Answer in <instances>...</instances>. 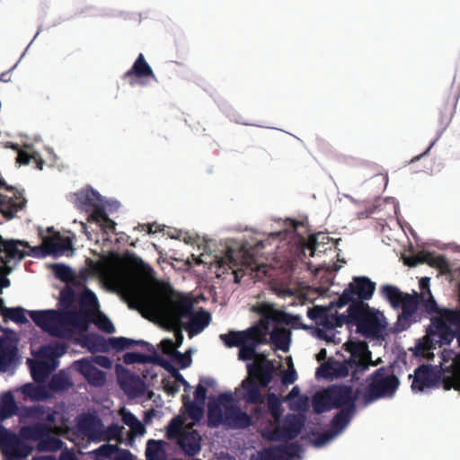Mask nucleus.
Here are the masks:
<instances>
[{"instance_id":"f257e3e1","label":"nucleus","mask_w":460,"mask_h":460,"mask_svg":"<svg viewBox=\"0 0 460 460\" xmlns=\"http://www.w3.org/2000/svg\"><path fill=\"white\" fill-rule=\"evenodd\" d=\"M157 307L161 318L169 328H179L183 326L182 319L191 314L193 300L190 296L168 287L161 292Z\"/></svg>"},{"instance_id":"f03ea898","label":"nucleus","mask_w":460,"mask_h":460,"mask_svg":"<svg viewBox=\"0 0 460 460\" xmlns=\"http://www.w3.org/2000/svg\"><path fill=\"white\" fill-rule=\"evenodd\" d=\"M359 394L360 389L357 388L354 391L351 385H331L314 396V411L321 414L332 409L356 408V402Z\"/></svg>"},{"instance_id":"7ed1b4c3","label":"nucleus","mask_w":460,"mask_h":460,"mask_svg":"<svg viewBox=\"0 0 460 460\" xmlns=\"http://www.w3.org/2000/svg\"><path fill=\"white\" fill-rule=\"evenodd\" d=\"M247 365V376L240 385V398L246 404H264L265 395L261 388H268L272 382L271 367Z\"/></svg>"},{"instance_id":"20e7f679","label":"nucleus","mask_w":460,"mask_h":460,"mask_svg":"<svg viewBox=\"0 0 460 460\" xmlns=\"http://www.w3.org/2000/svg\"><path fill=\"white\" fill-rule=\"evenodd\" d=\"M349 323L357 327L358 332L366 338H379L385 329L382 319L384 315L368 304L349 306L347 309Z\"/></svg>"},{"instance_id":"39448f33","label":"nucleus","mask_w":460,"mask_h":460,"mask_svg":"<svg viewBox=\"0 0 460 460\" xmlns=\"http://www.w3.org/2000/svg\"><path fill=\"white\" fill-rule=\"evenodd\" d=\"M367 386L363 393V402L368 405L381 398L392 397L400 385L399 378L391 367H382L374 371L367 379Z\"/></svg>"},{"instance_id":"423d86ee","label":"nucleus","mask_w":460,"mask_h":460,"mask_svg":"<svg viewBox=\"0 0 460 460\" xmlns=\"http://www.w3.org/2000/svg\"><path fill=\"white\" fill-rule=\"evenodd\" d=\"M375 291L376 283L369 278L365 276L353 277L352 281L343 290L334 305L341 308L347 305L356 306L360 303L367 304L366 301L372 298Z\"/></svg>"},{"instance_id":"0eeeda50","label":"nucleus","mask_w":460,"mask_h":460,"mask_svg":"<svg viewBox=\"0 0 460 460\" xmlns=\"http://www.w3.org/2000/svg\"><path fill=\"white\" fill-rule=\"evenodd\" d=\"M0 451L6 460H25L29 456V425L22 426L18 434L0 430Z\"/></svg>"},{"instance_id":"6e6552de","label":"nucleus","mask_w":460,"mask_h":460,"mask_svg":"<svg viewBox=\"0 0 460 460\" xmlns=\"http://www.w3.org/2000/svg\"><path fill=\"white\" fill-rule=\"evenodd\" d=\"M74 383L69 374L62 369L54 374L47 384L33 385L31 384V401H45L55 397L73 387Z\"/></svg>"},{"instance_id":"1a4fd4ad","label":"nucleus","mask_w":460,"mask_h":460,"mask_svg":"<svg viewBox=\"0 0 460 460\" xmlns=\"http://www.w3.org/2000/svg\"><path fill=\"white\" fill-rule=\"evenodd\" d=\"M451 365L452 363L448 367L443 368L442 373L440 370H438L436 367L429 365H421L418 367L414 371L411 389L423 391L425 388L436 386L439 382H441L444 390L449 391L453 388L460 392V388L456 389L455 386H452L449 389L445 388L444 381L452 375L451 372L447 370Z\"/></svg>"},{"instance_id":"9d476101","label":"nucleus","mask_w":460,"mask_h":460,"mask_svg":"<svg viewBox=\"0 0 460 460\" xmlns=\"http://www.w3.org/2000/svg\"><path fill=\"white\" fill-rule=\"evenodd\" d=\"M31 319L35 324L40 327L49 335L58 338L66 337L68 333V328L65 327L63 311L47 310L31 311Z\"/></svg>"},{"instance_id":"9b49d317","label":"nucleus","mask_w":460,"mask_h":460,"mask_svg":"<svg viewBox=\"0 0 460 460\" xmlns=\"http://www.w3.org/2000/svg\"><path fill=\"white\" fill-rule=\"evenodd\" d=\"M0 332L4 334L0 337V371L7 372L19 362L17 333L0 325Z\"/></svg>"},{"instance_id":"f8f14e48","label":"nucleus","mask_w":460,"mask_h":460,"mask_svg":"<svg viewBox=\"0 0 460 460\" xmlns=\"http://www.w3.org/2000/svg\"><path fill=\"white\" fill-rule=\"evenodd\" d=\"M25 204L26 199L22 194L0 176V213L6 219H12Z\"/></svg>"},{"instance_id":"ddd939ff","label":"nucleus","mask_w":460,"mask_h":460,"mask_svg":"<svg viewBox=\"0 0 460 460\" xmlns=\"http://www.w3.org/2000/svg\"><path fill=\"white\" fill-rule=\"evenodd\" d=\"M19 417V422L22 426L29 425V407H19L15 397L11 391L5 392L0 398V430L3 429L7 432H12L9 429L5 428L3 424L4 420L13 417Z\"/></svg>"},{"instance_id":"4468645a","label":"nucleus","mask_w":460,"mask_h":460,"mask_svg":"<svg viewBox=\"0 0 460 460\" xmlns=\"http://www.w3.org/2000/svg\"><path fill=\"white\" fill-rule=\"evenodd\" d=\"M49 424L31 423V441H38L37 449L40 452H54L62 448L64 442L52 435Z\"/></svg>"},{"instance_id":"2eb2a0df","label":"nucleus","mask_w":460,"mask_h":460,"mask_svg":"<svg viewBox=\"0 0 460 460\" xmlns=\"http://www.w3.org/2000/svg\"><path fill=\"white\" fill-rule=\"evenodd\" d=\"M345 351L350 354L348 363H351L356 373L363 374L369 367L370 355L372 354L366 341H348L343 344Z\"/></svg>"},{"instance_id":"dca6fc26","label":"nucleus","mask_w":460,"mask_h":460,"mask_svg":"<svg viewBox=\"0 0 460 460\" xmlns=\"http://www.w3.org/2000/svg\"><path fill=\"white\" fill-rule=\"evenodd\" d=\"M304 427V420L296 414H288L281 426H278L269 434L271 441H288L296 438Z\"/></svg>"},{"instance_id":"f3484780","label":"nucleus","mask_w":460,"mask_h":460,"mask_svg":"<svg viewBox=\"0 0 460 460\" xmlns=\"http://www.w3.org/2000/svg\"><path fill=\"white\" fill-rule=\"evenodd\" d=\"M75 207L90 214H95L104 208L103 200L100 193L93 189L82 190L75 194Z\"/></svg>"},{"instance_id":"a211bd4d","label":"nucleus","mask_w":460,"mask_h":460,"mask_svg":"<svg viewBox=\"0 0 460 460\" xmlns=\"http://www.w3.org/2000/svg\"><path fill=\"white\" fill-rule=\"evenodd\" d=\"M75 369L95 387H102L106 383V375L98 369L89 358H81L74 363Z\"/></svg>"},{"instance_id":"6ab92c4d","label":"nucleus","mask_w":460,"mask_h":460,"mask_svg":"<svg viewBox=\"0 0 460 460\" xmlns=\"http://www.w3.org/2000/svg\"><path fill=\"white\" fill-rule=\"evenodd\" d=\"M118 383L120 388L129 396L142 395L146 391V384L139 376L123 369L118 374Z\"/></svg>"},{"instance_id":"aec40b11","label":"nucleus","mask_w":460,"mask_h":460,"mask_svg":"<svg viewBox=\"0 0 460 460\" xmlns=\"http://www.w3.org/2000/svg\"><path fill=\"white\" fill-rule=\"evenodd\" d=\"M421 296L417 292L404 294L402 296V303H400L402 313L398 315L397 319V324L402 329H406L411 324L412 317L417 312L419 300Z\"/></svg>"},{"instance_id":"412c9836","label":"nucleus","mask_w":460,"mask_h":460,"mask_svg":"<svg viewBox=\"0 0 460 460\" xmlns=\"http://www.w3.org/2000/svg\"><path fill=\"white\" fill-rule=\"evenodd\" d=\"M268 326H260L254 332L252 339H248L243 345L240 346L238 358L243 361L252 360L256 356V348L261 344L268 343Z\"/></svg>"},{"instance_id":"4be33fe9","label":"nucleus","mask_w":460,"mask_h":460,"mask_svg":"<svg viewBox=\"0 0 460 460\" xmlns=\"http://www.w3.org/2000/svg\"><path fill=\"white\" fill-rule=\"evenodd\" d=\"M81 432L91 441L100 442L103 439V423L97 416L87 414L78 423Z\"/></svg>"},{"instance_id":"5701e85b","label":"nucleus","mask_w":460,"mask_h":460,"mask_svg":"<svg viewBox=\"0 0 460 460\" xmlns=\"http://www.w3.org/2000/svg\"><path fill=\"white\" fill-rule=\"evenodd\" d=\"M43 246L46 254L59 256L66 251L73 250L72 240L69 236H62L59 233H55L51 236L43 239Z\"/></svg>"},{"instance_id":"b1692460","label":"nucleus","mask_w":460,"mask_h":460,"mask_svg":"<svg viewBox=\"0 0 460 460\" xmlns=\"http://www.w3.org/2000/svg\"><path fill=\"white\" fill-rule=\"evenodd\" d=\"M63 314L66 328L74 327L83 332L88 330L92 320L91 312L83 309H73L63 311ZM69 331L70 329H68V332Z\"/></svg>"},{"instance_id":"393cba45","label":"nucleus","mask_w":460,"mask_h":460,"mask_svg":"<svg viewBox=\"0 0 460 460\" xmlns=\"http://www.w3.org/2000/svg\"><path fill=\"white\" fill-rule=\"evenodd\" d=\"M201 437L196 429H187L181 434L177 441L178 446L183 454L188 456H194L201 450Z\"/></svg>"},{"instance_id":"a878e982","label":"nucleus","mask_w":460,"mask_h":460,"mask_svg":"<svg viewBox=\"0 0 460 460\" xmlns=\"http://www.w3.org/2000/svg\"><path fill=\"white\" fill-rule=\"evenodd\" d=\"M187 318L189 322L186 323H183L182 327L188 332L190 338L203 332V330L209 325L211 321L210 314L203 309L196 313L192 311L191 314Z\"/></svg>"},{"instance_id":"bb28decb","label":"nucleus","mask_w":460,"mask_h":460,"mask_svg":"<svg viewBox=\"0 0 460 460\" xmlns=\"http://www.w3.org/2000/svg\"><path fill=\"white\" fill-rule=\"evenodd\" d=\"M58 367V362L43 358L40 361L31 359V376L38 385L45 384L49 375Z\"/></svg>"},{"instance_id":"cd10ccee","label":"nucleus","mask_w":460,"mask_h":460,"mask_svg":"<svg viewBox=\"0 0 460 460\" xmlns=\"http://www.w3.org/2000/svg\"><path fill=\"white\" fill-rule=\"evenodd\" d=\"M260 326H252L244 331H229L226 333L219 335V339L227 348H234L243 345L248 339L254 337V332Z\"/></svg>"},{"instance_id":"c85d7f7f","label":"nucleus","mask_w":460,"mask_h":460,"mask_svg":"<svg viewBox=\"0 0 460 460\" xmlns=\"http://www.w3.org/2000/svg\"><path fill=\"white\" fill-rule=\"evenodd\" d=\"M123 79L127 78H138V79H146L150 78L155 82H157V78L149 66V64L146 61L145 57L142 53L138 55L137 59L135 60L133 66L130 69H128L124 75Z\"/></svg>"},{"instance_id":"c756f323","label":"nucleus","mask_w":460,"mask_h":460,"mask_svg":"<svg viewBox=\"0 0 460 460\" xmlns=\"http://www.w3.org/2000/svg\"><path fill=\"white\" fill-rule=\"evenodd\" d=\"M226 421L232 429H246L252 424V416L239 407H230L226 410Z\"/></svg>"},{"instance_id":"7c9ffc66","label":"nucleus","mask_w":460,"mask_h":460,"mask_svg":"<svg viewBox=\"0 0 460 460\" xmlns=\"http://www.w3.org/2000/svg\"><path fill=\"white\" fill-rule=\"evenodd\" d=\"M419 261H423V263L437 269L440 275H447L452 271L447 258L433 252H423V255Z\"/></svg>"},{"instance_id":"2f4dec72","label":"nucleus","mask_w":460,"mask_h":460,"mask_svg":"<svg viewBox=\"0 0 460 460\" xmlns=\"http://www.w3.org/2000/svg\"><path fill=\"white\" fill-rule=\"evenodd\" d=\"M291 332L286 328L274 327L270 332V342L277 349L287 352L289 349Z\"/></svg>"},{"instance_id":"473e14b6","label":"nucleus","mask_w":460,"mask_h":460,"mask_svg":"<svg viewBox=\"0 0 460 460\" xmlns=\"http://www.w3.org/2000/svg\"><path fill=\"white\" fill-rule=\"evenodd\" d=\"M332 369L333 378H344L351 372V379L356 381L359 379V375L361 374L355 372V367L351 363H348V359L344 361L332 359Z\"/></svg>"},{"instance_id":"72a5a7b5","label":"nucleus","mask_w":460,"mask_h":460,"mask_svg":"<svg viewBox=\"0 0 460 460\" xmlns=\"http://www.w3.org/2000/svg\"><path fill=\"white\" fill-rule=\"evenodd\" d=\"M18 244L23 245L24 247H29L28 242L7 240L3 247L0 246V253L4 252L5 253V257L4 258L8 261H10L11 259L22 260L25 254L18 248Z\"/></svg>"},{"instance_id":"f704fd0d","label":"nucleus","mask_w":460,"mask_h":460,"mask_svg":"<svg viewBox=\"0 0 460 460\" xmlns=\"http://www.w3.org/2000/svg\"><path fill=\"white\" fill-rule=\"evenodd\" d=\"M355 411L356 408H341L332 420V429L337 432L341 431L349 424Z\"/></svg>"},{"instance_id":"c9c22d12","label":"nucleus","mask_w":460,"mask_h":460,"mask_svg":"<svg viewBox=\"0 0 460 460\" xmlns=\"http://www.w3.org/2000/svg\"><path fill=\"white\" fill-rule=\"evenodd\" d=\"M164 442L150 439L146 448V460H165Z\"/></svg>"},{"instance_id":"e433bc0d","label":"nucleus","mask_w":460,"mask_h":460,"mask_svg":"<svg viewBox=\"0 0 460 460\" xmlns=\"http://www.w3.org/2000/svg\"><path fill=\"white\" fill-rule=\"evenodd\" d=\"M146 347L147 348V349L149 351L152 352V354L146 355V354H142L139 352H127L123 356V362L126 365H131V364H135V363H141V364L153 363L155 349L150 343H149V346H146Z\"/></svg>"},{"instance_id":"4c0bfd02","label":"nucleus","mask_w":460,"mask_h":460,"mask_svg":"<svg viewBox=\"0 0 460 460\" xmlns=\"http://www.w3.org/2000/svg\"><path fill=\"white\" fill-rule=\"evenodd\" d=\"M87 220L97 223L106 233L115 231L116 223L108 217L104 208L95 214H89Z\"/></svg>"},{"instance_id":"58836bf2","label":"nucleus","mask_w":460,"mask_h":460,"mask_svg":"<svg viewBox=\"0 0 460 460\" xmlns=\"http://www.w3.org/2000/svg\"><path fill=\"white\" fill-rule=\"evenodd\" d=\"M223 411L220 403L217 401H210L208 404V425L210 428H217L223 422Z\"/></svg>"},{"instance_id":"ea45409f","label":"nucleus","mask_w":460,"mask_h":460,"mask_svg":"<svg viewBox=\"0 0 460 460\" xmlns=\"http://www.w3.org/2000/svg\"><path fill=\"white\" fill-rule=\"evenodd\" d=\"M380 293L394 308L400 306V303H402V296H404L397 287L392 285L382 286Z\"/></svg>"},{"instance_id":"a19ab883","label":"nucleus","mask_w":460,"mask_h":460,"mask_svg":"<svg viewBox=\"0 0 460 460\" xmlns=\"http://www.w3.org/2000/svg\"><path fill=\"white\" fill-rule=\"evenodd\" d=\"M344 323L349 324L348 314H338L337 313L329 314L327 312L319 325L323 326L325 329L332 330L336 327H341Z\"/></svg>"},{"instance_id":"79ce46f5","label":"nucleus","mask_w":460,"mask_h":460,"mask_svg":"<svg viewBox=\"0 0 460 460\" xmlns=\"http://www.w3.org/2000/svg\"><path fill=\"white\" fill-rule=\"evenodd\" d=\"M2 317L4 323L13 322L22 324L28 322L25 316V310L22 307H7L3 310Z\"/></svg>"},{"instance_id":"37998d69","label":"nucleus","mask_w":460,"mask_h":460,"mask_svg":"<svg viewBox=\"0 0 460 460\" xmlns=\"http://www.w3.org/2000/svg\"><path fill=\"white\" fill-rule=\"evenodd\" d=\"M110 349L116 351H122L126 349L130 348L134 344H139L141 346H149V343L144 341H134L125 337H111L109 338Z\"/></svg>"},{"instance_id":"c03bdc74","label":"nucleus","mask_w":460,"mask_h":460,"mask_svg":"<svg viewBox=\"0 0 460 460\" xmlns=\"http://www.w3.org/2000/svg\"><path fill=\"white\" fill-rule=\"evenodd\" d=\"M67 347L63 343H54L47 347H42V358H48L50 361L58 362V358L66 352Z\"/></svg>"},{"instance_id":"a18cd8bd","label":"nucleus","mask_w":460,"mask_h":460,"mask_svg":"<svg viewBox=\"0 0 460 460\" xmlns=\"http://www.w3.org/2000/svg\"><path fill=\"white\" fill-rule=\"evenodd\" d=\"M50 269L55 277L62 282L70 283L75 279L73 270L65 264L54 263L50 265Z\"/></svg>"},{"instance_id":"49530a36","label":"nucleus","mask_w":460,"mask_h":460,"mask_svg":"<svg viewBox=\"0 0 460 460\" xmlns=\"http://www.w3.org/2000/svg\"><path fill=\"white\" fill-rule=\"evenodd\" d=\"M182 403L189 417L195 421H199L204 413V404L191 402L190 397L185 394L182 395Z\"/></svg>"},{"instance_id":"de8ad7c7","label":"nucleus","mask_w":460,"mask_h":460,"mask_svg":"<svg viewBox=\"0 0 460 460\" xmlns=\"http://www.w3.org/2000/svg\"><path fill=\"white\" fill-rule=\"evenodd\" d=\"M36 415L43 421L39 422L38 424H49L52 429H54L57 415L56 411H53L49 408L45 411L44 409H40L39 407L31 406V418Z\"/></svg>"},{"instance_id":"09e8293b","label":"nucleus","mask_w":460,"mask_h":460,"mask_svg":"<svg viewBox=\"0 0 460 460\" xmlns=\"http://www.w3.org/2000/svg\"><path fill=\"white\" fill-rule=\"evenodd\" d=\"M265 400H267L269 412L276 422L279 421L283 412L281 401L274 393L268 394L267 396H265Z\"/></svg>"},{"instance_id":"8fccbe9b","label":"nucleus","mask_w":460,"mask_h":460,"mask_svg":"<svg viewBox=\"0 0 460 460\" xmlns=\"http://www.w3.org/2000/svg\"><path fill=\"white\" fill-rule=\"evenodd\" d=\"M85 343L89 349L93 352H106L110 349L109 339L106 340L101 335H93L88 337L85 341Z\"/></svg>"},{"instance_id":"3c124183","label":"nucleus","mask_w":460,"mask_h":460,"mask_svg":"<svg viewBox=\"0 0 460 460\" xmlns=\"http://www.w3.org/2000/svg\"><path fill=\"white\" fill-rule=\"evenodd\" d=\"M330 240L331 237L323 233L310 234L306 241V247L311 251V256L314 255L315 251L319 249L321 244L328 243Z\"/></svg>"},{"instance_id":"603ef678","label":"nucleus","mask_w":460,"mask_h":460,"mask_svg":"<svg viewBox=\"0 0 460 460\" xmlns=\"http://www.w3.org/2000/svg\"><path fill=\"white\" fill-rule=\"evenodd\" d=\"M300 320L297 315H291L283 311L275 310L271 313L270 321L279 324L294 325Z\"/></svg>"},{"instance_id":"864d4df0","label":"nucleus","mask_w":460,"mask_h":460,"mask_svg":"<svg viewBox=\"0 0 460 460\" xmlns=\"http://www.w3.org/2000/svg\"><path fill=\"white\" fill-rule=\"evenodd\" d=\"M285 449L280 447L264 448L259 453L260 460H286Z\"/></svg>"},{"instance_id":"5fc2aeb1","label":"nucleus","mask_w":460,"mask_h":460,"mask_svg":"<svg viewBox=\"0 0 460 460\" xmlns=\"http://www.w3.org/2000/svg\"><path fill=\"white\" fill-rule=\"evenodd\" d=\"M184 430L181 428V421L178 419H173L167 426L165 436L168 439H176L177 442Z\"/></svg>"},{"instance_id":"6e6d98bb","label":"nucleus","mask_w":460,"mask_h":460,"mask_svg":"<svg viewBox=\"0 0 460 460\" xmlns=\"http://www.w3.org/2000/svg\"><path fill=\"white\" fill-rule=\"evenodd\" d=\"M123 427L119 424H111L106 429H103L102 440H119L121 439Z\"/></svg>"},{"instance_id":"4d7b16f0","label":"nucleus","mask_w":460,"mask_h":460,"mask_svg":"<svg viewBox=\"0 0 460 460\" xmlns=\"http://www.w3.org/2000/svg\"><path fill=\"white\" fill-rule=\"evenodd\" d=\"M253 311L260 314L263 318V320L261 321V323L259 326L267 325L269 327V323L271 322L270 321L271 313H273L275 311V309L270 305L261 304L256 306H253Z\"/></svg>"},{"instance_id":"13d9d810","label":"nucleus","mask_w":460,"mask_h":460,"mask_svg":"<svg viewBox=\"0 0 460 460\" xmlns=\"http://www.w3.org/2000/svg\"><path fill=\"white\" fill-rule=\"evenodd\" d=\"M6 147H11L13 150H16L18 152L16 162L20 164H29V152L27 151V148L29 147L28 145H23V148H20V146L18 144H13L12 142L6 143Z\"/></svg>"},{"instance_id":"bf43d9fd","label":"nucleus","mask_w":460,"mask_h":460,"mask_svg":"<svg viewBox=\"0 0 460 460\" xmlns=\"http://www.w3.org/2000/svg\"><path fill=\"white\" fill-rule=\"evenodd\" d=\"M118 450L119 447L117 445L104 444L93 450V453L96 456V460H99V458L104 459L111 457Z\"/></svg>"},{"instance_id":"052dcab7","label":"nucleus","mask_w":460,"mask_h":460,"mask_svg":"<svg viewBox=\"0 0 460 460\" xmlns=\"http://www.w3.org/2000/svg\"><path fill=\"white\" fill-rule=\"evenodd\" d=\"M94 323L98 329L106 333H113L115 332L112 323L104 314L99 315Z\"/></svg>"},{"instance_id":"680f3d73","label":"nucleus","mask_w":460,"mask_h":460,"mask_svg":"<svg viewBox=\"0 0 460 460\" xmlns=\"http://www.w3.org/2000/svg\"><path fill=\"white\" fill-rule=\"evenodd\" d=\"M173 358L182 369L189 367L192 362L190 350L186 351L184 354L181 353L180 351H176L174 352Z\"/></svg>"},{"instance_id":"e2e57ef3","label":"nucleus","mask_w":460,"mask_h":460,"mask_svg":"<svg viewBox=\"0 0 460 460\" xmlns=\"http://www.w3.org/2000/svg\"><path fill=\"white\" fill-rule=\"evenodd\" d=\"M253 361L252 363H248L247 365H254L255 367H259L258 366H265L268 365V367H271V379L273 380L274 373H275V366L274 363L268 359L265 355L262 354H257L255 358L252 359Z\"/></svg>"},{"instance_id":"0e129e2a","label":"nucleus","mask_w":460,"mask_h":460,"mask_svg":"<svg viewBox=\"0 0 460 460\" xmlns=\"http://www.w3.org/2000/svg\"><path fill=\"white\" fill-rule=\"evenodd\" d=\"M75 300V292L72 288H67L60 292V305L64 307H69Z\"/></svg>"},{"instance_id":"69168bd1","label":"nucleus","mask_w":460,"mask_h":460,"mask_svg":"<svg viewBox=\"0 0 460 460\" xmlns=\"http://www.w3.org/2000/svg\"><path fill=\"white\" fill-rule=\"evenodd\" d=\"M122 420L127 426L130 427L132 429L137 430L138 429L143 428L138 419L129 411L123 413Z\"/></svg>"},{"instance_id":"338daca9","label":"nucleus","mask_w":460,"mask_h":460,"mask_svg":"<svg viewBox=\"0 0 460 460\" xmlns=\"http://www.w3.org/2000/svg\"><path fill=\"white\" fill-rule=\"evenodd\" d=\"M328 311L323 307L315 306L313 308H309L307 311V316L314 320L318 324L321 323V321L323 320V316L326 314Z\"/></svg>"},{"instance_id":"774afa93","label":"nucleus","mask_w":460,"mask_h":460,"mask_svg":"<svg viewBox=\"0 0 460 460\" xmlns=\"http://www.w3.org/2000/svg\"><path fill=\"white\" fill-rule=\"evenodd\" d=\"M316 376L318 377H325V378H333L332 377V359L322 364L316 370Z\"/></svg>"}]
</instances>
